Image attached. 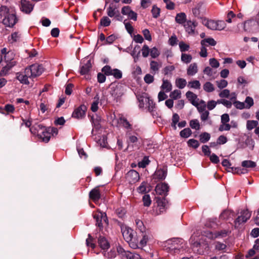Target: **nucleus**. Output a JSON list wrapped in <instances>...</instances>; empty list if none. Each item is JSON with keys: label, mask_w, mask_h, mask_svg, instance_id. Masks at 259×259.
Masks as SVG:
<instances>
[{"label": "nucleus", "mask_w": 259, "mask_h": 259, "mask_svg": "<svg viewBox=\"0 0 259 259\" xmlns=\"http://www.w3.org/2000/svg\"><path fill=\"white\" fill-rule=\"evenodd\" d=\"M42 141L45 143L49 141L51 138V133L48 131L47 128L45 127L42 131V133L38 136Z\"/></svg>", "instance_id": "412c9836"}, {"label": "nucleus", "mask_w": 259, "mask_h": 259, "mask_svg": "<svg viewBox=\"0 0 259 259\" xmlns=\"http://www.w3.org/2000/svg\"><path fill=\"white\" fill-rule=\"evenodd\" d=\"M87 110L86 106L81 105L74 110L72 117L76 119H82L85 116Z\"/></svg>", "instance_id": "9d476101"}, {"label": "nucleus", "mask_w": 259, "mask_h": 259, "mask_svg": "<svg viewBox=\"0 0 259 259\" xmlns=\"http://www.w3.org/2000/svg\"><path fill=\"white\" fill-rule=\"evenodd\" d=\"M176 22L180 24H184L186 21V15L185 13H180L175 17Z\"/></svg>", "instance_id": "7c9ffc66"}, {"label": "nucleus", "mask_w": 259, "mask_h": 259, "mask_svg": "<svg viewBox=\"0 0 259 259\" xmlns=\"http://www.w3.org/2000/svg\"><path fill=\"white\" fill-rule=\"evenodd\" d=\"M1 53L2 55H4V59L6 61V62L9 61V58H8V56H9L10 55H13L12 53L7 52V49L6 48H4L1 50Z\"/></svg>", "instance_id": "e2e57ef3"}, {"label": "nucleus", "mask_w": 259, "mask_h": 259, "mask_svg": "<svg viewBox=\"0 0 259 259\" xmlns=\"http://www.w3.org/2000/svg\"><path fill=\"white\" fill-rule=\"evenodd\" d=\"M203 89L205 92L210 93L214 91V87L211 82L208 81L204 84Z\"/></svg>", "instance_id": "a19ab883"}, {"label": "nucleus", "mask_w": 259, "mask_h": 259, "mask_svg": "<svg viewBox=\"0 0 259 259\" xmlns=\"http://www.w3.org/2000/svg\"><path fill=\"white\" fill-rule=\"evenodd\" d=\"M241 165L244 168H253L256 165V163L251 160H244L241 163Z\"/></svg>", "instance_id": "58836bf2"}, {"label": "nucleus", "mask_w": 259, "mask_h": 259, "mask_svg": "<svg viewBox=\"0 0 259 259\" xmlns=\"http://www.w3.org/2000/svg\"><path fill=\"white\" fill-rule=\"evenodd\" d=\"M176 85L180 89H184L187 84L186 80L182 78H178L176 80Z\"/></svg>", "instance_id": "c9c22d12"}, {"label": "nucleus", "mask_w": 259, "mask_h": 259, "mask_svg": "<svg viewBox=\"0 0 259 259\" xmlns=\"http://www.w3.org/2000/svg\"><path fill=\"white\" fill-rule=\"evenodd\" d=\"M117 251L118 253H121L123 257H125L126 259H142L139 254L135 252L125 251L121 247L117 249Z\"/></svg>", "instance_id": "ddd939ff"}, {"label": "nucleus", "mask_w": 259, "mask_h": 259, "mask_svg": "<svg viewBox=\"0 0 259 259\" xmlns=\"http://www.w3.org/2000/svg\"><path fill=\"white\" fill-rule=\"evenodd\" d=\"M142 201L144 206L149 207L151 204V200L149 195L146 194L143 196Z\"/></svg>", "instance_id": "a18cd8bd"}, {"label": "nucleus", "mask_w": 259, "mask_h": 259, "mask_svg": "<svg viewBox=\"0 0 259 259\" xmlns=\"http://www.w3.org/2000/svg\"><path fill=\"white\" fill-rule=\"evenodd\" d=\"M102 71L106 75H113L116 79H119L122 78V73L118 69H112L109 65H106L102 69Z\"/></svg>", "instance_id": "39448f33"}, {"label": "nucleus", "mask_w": 259, "mask_h": 259, "mask_svg": "<svg viewBox=\"0 0 259 259\" xmlns=\"http://www.w3.org/2000/svg\"><path fill=\"white\" fill-rule=\"evenodd\" d=\"M150 56L153 58H156L158 57L160 55V53L158 49L154 47L150 50Z\"/></svg>", "instance_id": "680f3d73"}, {"label": "nucleus", "mask_w": 259, "mask_h": 259, "mask_svg": "<svg viewBox=\"0 0 259 259\" xmlns=\"http://www.w3.org/2000/svg\"><path fill=\"white\" fill-rule=\"evenodd\" d=\"M160 12V9L157 7L155 5H154L152 7V9L151 10V13L152 14V16L153 18H157L159 16Z\"/></svg>", "instance_id": "13d9d810"}, {"label": "nucleus", "mask_w": 259, "mask_h": 259, "mask_svg": "<svg viewBox=\"0 0 259 259\" xmlns=\"http://www.w3.org/2000/svg\"><path fill=\"white\" fill-rule=\"evenodd\" d=\"M119 122L126 128L131 129L132 125L127 119L124 117H120L119 118Z\"/></svg>", "instance_id": "6e6d98bb"}, {"label": "nucleus", "mask_w": 259, "mask_h": 259, "mask_svg": "<svg viewBox=\"0 0 259 259\" xmlns=\"http://www.w3.org/2000/svg\"><path fill=\"white\" fill-rule=\"evenodd\" d=\"M92 67V64L90 60H88L85 64L81 67L80 73L81 75H85L88 73Z\"/></svg>", "instance_id": "2f4dec72"}, {"label": "nucleus", "mask_w": 259, "mask_h": 259, "mask_svg": "<svg viewBox=\"0 0 259 259\" xmlns=\"http://www.w3.org/2000/svg\"><path fill=\"white\" fill-rule=\"evenodd\" d=\"M230 232L227 230H222L216 231L214 233L209 232L207 234V237L211 239H214L217 238H223L227 236Z\"/></svg>", "instance_id": "f3484780"}, {"label": "nucleus", "mask_w": 259, "mask_h": 259, "mask_svg": "<svg viewBox=\"0 0 259 259\" xmlns=\"http://www.w3.org/2000/svg\"><path fill=\"white\" fill-rule=\"evenodd\" d=\"M188 87L195 89H200L201 84L198 80H193L188 82Z\"/></svg>", "instance_id": "8fccbe9b"}, {"label": "nucleus", "mask_w": 259, "mask_h": 259, "mask_svg": "<svg viewBox=\"0 0 259 259\" xmlns=\"http://www.w3.org/2000/svg\"><path fill=\"white\" fill-rule=\"evenodd\" d=\"M111 20L107 16H104L100 20V24L104 27L108 26L110 25Z\"/></svg>", "instance_id": "5fc2aeb1"}, {"label": "nucleus", "mask_w": 259, "mask_h": 259, "mask_svg": "<svg viewBox=\"0 0 259 259\" xmlns=\"http://www.w3.org/2000/svg\"><path fill=\"white\" fill-rule=\"evenodd\" d=\"M94 219L96 221V225L101 228L103 227L102 223V220L103 218L104 220L106 221V218L104 216V214L101 212H98L94 214Z\"/></svg>", "instance_id": "5701e85b"}, {"label": "nucleus", "mask_w": 259, "mask_h": 259, "mask_svg": "<svg viewBox=\"0 0 259 259\" xmlns=\"http://www.w3.org/2000/svg\"><path fill=\"white\" fill-rule=\"evenodd\" d=\"M234 213L230 210H224L220 215V218L224 220H229L230 219H233Z\"/></svg>", "instance_id": "c756f323"}, {"label": "nucleus", "mask_w": 259, "mask_h": 259, "mask_svg": "<svg viewBox=\"0 0 259 259\" xmlns=\"http://www.w3.org/2000/svg\"><path fill=\"white\" fill-rule=\"evenodd\" d=\"M155 175L159 180H164L166 176V171L160 169L156 171Z\"/></svg>", "instance_id": "4c0bfd02"}, {"label": "nucleus", "mask_w": 259, "mask_h": 259, "mask_svg": "<svg viewBox=\"0 0 259 259\" xmlns=\"http://www.w3.org/2000/svg\"><path fill=\"white\" fill-rule=\"evenodd\" d=\"M169 190V186L167 184L162 183L156 186L155 191L156 193L160 195H166Z\"/></svg>", "instance_id": "a211bd4d"}, {"label": "nucleus", "mask_w": 259, "mask_h": 259, "mask_svg": "<svg viewBox=\"0 0 259 259\" xmlns=\"http://www.w3.org/2000/svg\"><path fill=\"white\" fill-rule=\"evenodd\" d=\"M203 24L208 29L212 30L221 31L224 29L226 27V23L222 20L215 21L205 19L203 21Z\"/></svg>", "instance_id": "7ed1b4c3"}, {"label": "nucleus", "mask_w": 259, "mask_h": 259, "mask_svg": "<svg viewBox=\"0 0 259 259\" xmlns=\"http://www.w3.org/2000/svg\"><path fill=\"white\" fill-rule=\"evenodd\" d=\"M124 91V87L121 84H118L115 86H112L110 94L114 99L116 100V102H118L123 95Z\"/></svg>", "instance_id": "423d86ee"}, {"label": "nucleus", "mask_w": 259, "mask_h": 259, "mask_svg": "<svg viewBox=\"0 0 259 259\" xmlns=\"http://www.w3.org/2000/svg\"><path fill=\"white\" fill-rule=\"evenodd\" d=\"M179 47L181 52H185L188 51L190 47L188 45L185 44L184 41H180L179 42Z\"/></svg>", "instance_id": "774afa93"}, {"label": "nucleus", "mask_w": 259, "mask_h": 259, "mask_svg": "<svg viewBox=\"0 0 259 259\" xmlns=\"http://www.w3.org/2000/svg\"><path fill=\"white\" fill-rule=\"evenodd\" d=\"M198 72V66L196 63L191 64L187 71V74L190 76L195 75Z\"/></svg>", "instance_id": "c85d7f7f"}, {"label": "nucleus", "mask_w": 259, "mask_h": 259, "mask_svg": "<svg viewBox=\"0 0 259 259\" xmlns=\"http://www.w3.org/2000/svg\"><path fill=\"white\" fill-rule=\"evenodd\" d=\"M227 247V245L220 242H216L215 244V249L218 250H223Z\"/></svg>", "instance_id": "338daca9"}, {"label": "nucleus", "mask_w": 259, "mask_h": 259, "mask_svg": "<svg viewBox=\"0 0 259 259\" xmlns=\"http://www.w3.org/2000/svg\"><path fill=\"white\" fill-rule=\"evenodd\" d=\"M0 16L3 17V23L7 27H13L17 22L16 14L12 11H10L6 6L0 8Z\"/></svg>", "instance_id": "f257e3e1"}, {"label": "nucleus", "mask_w": 259, "mask_h": 259, "mask_svg": "<svg viewBox=\"0 0 259 259\" xmlns=\"http://www.w3.org/2000/svg\"><path fill=\"white\" fill-rule=\"evenodd\" d=\"M208 44V45L211 46H214L217 44V42L214 40V39L212 38H205L201 41V46H207L206 44Z\"/></svg>", "instance_id": "e433bc0d"}, {"label": "nucleus", "mask_w": 259, "mask_h": 259, "mask_svg": "<svg viewBox=\"0 0 259 259\" xmlns=\"http://www.w3.org/2000/svg\"><path fill=\"white\" fill-rule=\"evenodd\" d=\"M125 178L129 183L134 184L139 180L140 176L137 171L132 169L126 174Z\"/></svg>", "instance_id": "9b49d317"}, {"label": "nucleus", "mask_w": 259, "mask_h": 259, "mask_svg": "<svg viewBox=\"0 0 259 259\" xmlns=\"http://www.w3.org/2000/svg\"><path fill=\"white\" fill-rule=\"evenodd\" d=\"M7 62V65L2 68L0 71V76L7 75L12 68L15 66L17 64L16 61L13 60V59H9V61Z\"/></svg>", "instance_id": "dca6fc26"}, {"label": "nucleus", "mask_w": 259, "mask_h": 259, "mask_svg": "<svg viewBox=\"0 0 259 259\" xmlns=\"http://www.w3.org/2000/svg\"><path fill=\"white\" fill-rule=\"evenodd\" d=\"M45 126L41 124H35L30 127V132L33 135L38 136L41 133Z\"/></svg>", "instance_id": "4be33fe9"}, {"label": "nucleus", "mask_w": 259, "mask_h": 259, "mask_svg": "<svg viewBox=\"0 0 259 259\" xmlns=\"http://www.w3.org/2000/svg\"><path fill=\"white\" fill-rule=\"evenodd\" d=\"M28 78H31L30 75H27L26 73V69L25 68L24 72H18L16 73V78L23 84H28L29 82L28 80Z\"/></svg>", "instance_id": "6ab92c4d"}, {"label": "nucleus", "mask_w": 259, "mask_h": 259, "mask_svg": "<svg viewBox=\"0 0 259 259\" xmlns=\"http://www.w3.org/2000/svg\"><path fill=\"white\" fill-rule=\"evenodd\" d=\"M33 9V5L27 0H21L20 10L25 14H30Z\"/></svg>", "instance_id": "2eb2a0df"}, {"label": "nucleus", "mask_w": 259, "mask_h": 259, "mask_svg": "<svg viewBox=\"0 0 259 259\" xmlns=\"http://www.w3.org/2000/svg\"><path fill=\"white\" fill-rule=\"evenodd\" d=\"M117 251L115 249H111L110 251L105 252L104 255L108 258H114L116 256Z\"/></svg>", "instance_id": "052dcab7"}, {"label": "nucleus", "mask_w": 259, "mask_h": 259, "mask_svg": "<svg viewBox=\"0 0 259 259\" xmlns=\"http://www.w3.org/2000/svg\"><path fill=\"white\" fill-rule=\"evenodd\" d=\"M175 69V67L173 65H170L165 67L163 70L162 72L165 75H168L169 74H171L172 72Z\"/></svg>", "instance_id": "de8ad7c7"}, {"label": "nucleus", "mask_w": 259, "mask_h": 259, "mask_svg": "<svg viewBox=\"0 0 259 259\" xmlns=\"http://www.w3.org/2000/svg\"><path fill=\"white\" fill-rule=\"evenodd\" d=\"M192 134V131L189 128H185L180 133V135L184 138H187Z\"/></svg>", "instance_id": "79ce46f5"}, {"label": "nucleus", "mask_w": 259, "mask_h": 259, "mask_svg": "<svg viewBox=\"0 0 259 259\" xmlns=\"http://www.w3.org/2000/svg\"><path fill=\"white\" fill-rule=\"evenodd\" d=\"M181 92L178 90H175L171 92L169 95V97L172 100H177L181 98Z\"/></svg>", "instance_id": "c03bdc74"}, {"label": "nucleus", "mask_w": 259, "mask_h": 259, "mask_svg": "<svg viewBox=\"0 0 259 259\" xmlns=\"http://www.w3.org/2000/svg\"><path fill=\"white\" fill-rule=\"evenodd\" d=\"M21 34L18 32H15L11 34L8 38V41L10 44H13L18 41L20 38Z\"/></svg>", "instance_id": "f704fd0d"}, {"label": "nucleus", "mask_w": 259, "mask_h": 259, "mask_svg": "<svg viewBox=\"0 0 259 259\" xmlns=\"http://www.w3.org/2000/svg\"><path fill=\"white\" fill-rule=\"evenodd\" d=\"M145 102L148 110L150 113H152L156 107V105L154 101L149 97L145 98Z\"/></svg>", "instance_id": "cd10ccee"}, {"label": "nucleus", "mask_w": 259, "mask_h": 259, "mask_svg": "<svg viewBox=\"0 0 259 259\" xmlns=\"http://www.w3.org/2000/svg\"><path fill=\"white\" fill-rule=\"evenodd\" d=\"M192 59V57L190 54H182L181 55V60L186 64L190 63Z\"/></svg>", "instance_id": "3c124183"}, {"label": "nucleus", "mask_w": 259, "mask_h": 259, "mask_svg": "<svg viewBox=\"0 0 259 259\" xmlns=\"http://www.w3.org/2000/svg\"><path fill=\"white\" fill-rule=\"evenodd\" d=\"M161 88L165 92L168 93L171 90L172 84L168 80L163 79Z\"/></svg>", "instance_id": "473e14b6"}, {"label": "nucleus", "mask_w": 259, "mask_h": 259, "mask_svg": "<svg viewBox=\"0 0 259 259\" xmlns=\"http://www.w3.org/2000/svg\"><path fill=\"white\" fill-rule=\"evenodd\" d=\"M186 96L192 105H198V103L195 101L197 99V96L196 94L191 91H188L186 94Z\"/></svg>", "instance_id": "b1692460"}, {"label": "nucleus", "mask_w": 259, "mask_h": 259, "mask_svg": "<svg viewBox=\"0 0 259 259\" xmlns=\"http://www.w3.org/2000/svg\"><path fill=\"white\" fill-rule=\"evenodd\" d=\"M135 223L136 224L137 229L141 232V233H144L146 231V227L144 225V224L141 220L139 219H136L135 220Z\"/></svg>", "instance_id": "ea45409f"}, {"label": "nucleus", "mask_w": 259, "mask_h": 259, "mask_svg": "<svg viewBox=\"0 0 259 259\" xmlns=\"http://www.w3.org/2000/svg\"><path fill=\"white\" fill-rule=\"evenodd\" d=\"M182 241L181 239L178 238H174L171 240H168L167 244L168 246L167 249H169L170 251H174V252H177L180 249L179 243Z\"/></svg>", "instance_id": "f8f14e48"}, {"label": "nucleus", "mask_w": 259, "mask_h": 259, "mask_svg": "<svg viewBox=\"0 0 259 259\" xmlns=\"http://www.w3.org/2000/svg\"><path fill=\"white\" fill-rule=\"evenodd\" d=\"M142 238L139 239L138 247L145 246L149 240L148 234L147 232L141 233Z\"/></svg>", "instance_id": "bb28decb"}, {"label": "nucleus", "mask_w": 259, "mask_h": 259, "mask_svg": "<svg viewBox=\"0 0 259 259\" xmlns=\"http://www.w3.org/2000/svg\"><path fill=\"white\" fill-rule=\"evenodd\" d=\"M251 217V213L247 210H243L241 212V215L234 221L235 228H238L239 226L245 223Z\"/></svg>", "instance_id": "6e6552de"}, {"label": "nucleus", "mask_w": 259, "mask_h": 259, "mask_svg": "<svg viewBox=\"0 0 259 259\" xmlns=\"http://www.w3.org/2000/svg\"><path fill=\"white\" fill-rule=\"evenodd\" d=\"M258 124V122L256 120H248L247 121L246 126L248 130H251L256 127Z\"/></svg>", "instance_id": "49530a36"}, {"label": "nucleus", "mask_w": 259, "mask_h": 259, "mask_svg": "<svg viewBox=\"0 0 259 259\" xmlns=\"http://www.w3.org/2000/svg\"><path fill=\"white\" fill-rule=\"evenodd\" d=\"M232 172L234 174L238 175L244 174L247 172V170L246 168L241 167H232Z\"/></svg>", "instance_id": "09e8293b"}, {"label": "nucleus", "mask_w": 259, "mask_h": 259, "mask_svg": "<svg viewBox=\"0 0 259 259\" xmlns=\"http://www.w3.org/2000/svg\"><path fill=\"white\" fill-rule=\"evenodd\" d=\"M122 233L124 240L128 242L129 245L133 248H137L138 247L139 237L134 235L135 232L130 228L122 229Z\"/></svg>", "instance_id": "f03ea898"}, {"label": "nucleus", "mask_w": 259, "mask_h": 259, "mask_svg": "<svg viewBox=\"0 0 259 259\" xmlns=\"http://www.w3.org/2000/svg\"><path fill=\"white\" fill-rule=\"evenodd\" d=\"M93 238L90 234H88V238L86 239V244L88 246H90L94 249L96 247L95 244L93 242Z\"/></svg>", "instance_id": "864d4df0"}, {"label": "nucleus", "mask_w": 259, "mask_h": 259, "mask_svg": "<svg viewBox=\"0 0 259 259\" xmlns=\"http://www.w3.org/2000/svg\"><path fill=\"white\" fill-rule=\"evenodd\" d=\"M257 26V22L253 20H250L244 22V23H239L237 24V28L243 27V29L246 32H253Z\"/></svg>", "instance_id": "1a4fd4ad"}, {"label": "nucleus", "mask_w": 259, "mask_h": 259, "mask_svg": "<svg viewBox=\"0 0 259 259\" xmlns=\"http://www.w3.org/2000/svg\"><path fill=\"white\" fill-rule=\"evenodd\" d=\"M203 73L212 79H214L217 76V71L208 66L204 68Z\"/></svg>", "instance_id": "a878e982"}, {"label": "nucleus", "mask_w": 259, "mask_h": 259, "mask_svg": "<svg viewBox=\"0 0 259 259\" xmlns=\"http://www.w3.org/2000/svg\"><path fill=\"white\" fill-rule=\"evenodd\" d=\"M150 69L154 73L157 72L161 67V63L155 61H151L150 63Z\"/></svg>", "instance_id": "72a5a7b5"}, {"label": "nucleus", "mask_w": 259, "mask_h": 259, "mask_svg": "<svg viewBox=\"0 0 259 259\" xmlns=\"http://www.w3.org/2000/svg\"><path fill=\"white\" fill-rule=\"evenodd\" d=\"M187 143L189 146L194 148H198L200 145L199 142L197 140L193 139L189 140L187 142Z\"/></svg>", "instance_id": "4d7b16f0"}, {"label": "nucleus", "mask_w": 259, "mask_h": 259, "mask_svg": "<svg viewBox=\"0 0 259 259\" xmlns=\"http://www.w3.org/2000/svg\"><path fill=\"white\" fill-rule=\"evenodd\" d=\"M231 125L228 123H221L219 127V131L220 132L228 131L231 129Z\"/></svg>", "instance_id": "bf43d9fd"}, {"label": "nucleus", "mask_w": 259, "mask_h": 259, "mask_svg": "<svg viewBox=\"0 0 259 259\" xmlns=\"http://www.w3.org/2000/svg\"><path fill=\"white\" fill-rule=\"evenodd\" d=\"M200 141L202 143H205L208 141L210 138V135L207 133H203L200 135Z\"/></svg>", "instance_id": "37998d69"}, {"label": "nucleus", "mask_w": 259, "mask_h": 259, "mask_svg": "<svg viewBox=\"0 0 259 259\" xmlns=\"http://www.w3.org/2000/svg\"><path fill=\"white\" fill-rule=\"evenodd\" d=\"M89 197L95 202L98 201L100 199L101 195L99 187H95L90 191L89 193Z\"/></svg>", "instance_id": "aec40b11"}, {"label": "nucleus", "mask_w": 259, "mask_h": 259, "mask_svg": "<svg viewBox=\"0 0 259 259\" xmlns=\"http://www.w3.org/2000/svg\"><path fill=\"white\" fill-rule=\"evenodd\" d=\"M98 244L100 247L103 250L107 249L110 246L107 240L103 236H100L99 237Z\"/></svg>", "instance_id": "393cba45"}, {"label": "nucleus", "mask_w": 259, "mask_h": 259, "mask_svg": "<svg viewBox=\"0 0 259 259\" xmlns=\"http://www.w3.org/2000/svg\"><path fill=\"white\" fill-rule=\"evenodd\" d=\"M156 203L157 204L156 213L160 214L166 211L168 207V201L165 197H156Z\"/></svg>", "instance_id": "0eeeda50"}, {"label": "nucleus", "mask_w": 259, "mask_h": 259, "mask_svg": "<svg viewBox=\"0 0 259 259\" xmlns=\"http://www.w3.org/2000/svg\"><path fill=\"white\" fill-rule=\"evenodd\" d=\"M190 127L196 130H199L200 129V124L197 119H192L190 121Z\"/></svg>", "instance_id": "603ef678"}, {"label": "nucleus", "mask_w": 259, "mask_h": 259, "mask_svg": "<svg viewBox=\"0 0 259 259\" xmlns=\"http://www.w3.org/2000/svg\"><path fill=\"white\" fill-rule=\"evenodd\" d=\"M26 69L27 75H30L31 78L40 75L44 71L42 66L36 64H33Z\"/></svg>", "instance_id": "20e7f679"}, {"label": "nucleus", "mask_w": 259, "mask_h": 259, "mask_svg": "<svg viewBox=\"0 0 259 259\" xmlns=\"http://www.w3.org/2000/svg\"><path fill=\"white\" fill-rule=\"evenodd\" d=\"M198 23L196 21H192L191 20L187 21L184 24V27L186 31L190 35L195 34L196 27Z\"/></svg>", "instance_id": "4468645a"}, {"label": "nucleus", "mask_w": 259, "mask_h": 259, "mask_svg": "<svg viewBox=\"0 0 259 259\" xmlns=\"http://www.w3.org/2000/svg\"><path fill=\"white\" fill-rule=\"evenodd\" d=\"M217 85L220 89H224L228 85V82L225 79H222L220 81H216Z\"/></svg>", "instance_id": "69168bd1"}, {"label": "nucleus", "mask_w": 259, "mask_h": 259, "mask_svg": "<svg viewBox=\"0 0 259 259\" xmlns=\"http://www.w3.org/2000/svg\"><path fill=\"white\" fill-rule=\"evenodd\" d=\"M150 162L147 156H145L143 160L139 162V166L142 168L145 167Z\"/></svg>", "instance_id": "0e129e2a"}]
</instances>
